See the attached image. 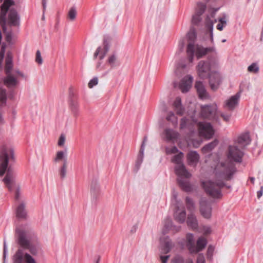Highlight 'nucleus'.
I'll list each match as a JSON object with an SVG mask.
<instances>
[{"label":"nucleus","mask_w":263,"mask_h":263,"mask_svg":"<svg viewBox=\"0 0 263 263\" xmlns=\"http://www.w3.org/2000/svg\"><path fill=\"white\" fill-rule=\"evenodd\" d=\"M228 160H219L214 165V180L202 182V185L206 193L214 198L222 196L221 189L224 186V180L231 179L236 172L235 164L231 161L240 162L243 153L236 145H230L227 153Z\"/></svg>","instance_id":"1"},{"label":"nucleus","mask_w":263,"mask_h":263,"mask_svg":"<svg viewBox=\"0 0 263 263\" xmlns=\"http://www.w3.org/2000/svg\"><path fill=\"white\" fill-rule=\"evenodd\" d=\"M14 160L13 149L10 147L3 146L0 150V176L6 173L3 181L9 191H12L16 184L15 174L8 165L9 162Z\"/></svg>","instance_id":"2"},{"label":"nucleus","mask_w":263,"mask_h":263,"mask_svg":"<svg viewBox=\"0 0 263 263\" xmlns=\"http://www.w3.org/2000/svg\"><path fill=\"white\" fill-rule=\"evenodd\" d=\"M216 65L211 64L209 61H201L197 66V72L201 79H209V85L211 89L216 91L221 82L220 73L215 70Z\"/></svg>","instance_id":"3"},{"label":"nucleus","mask_w":263,"mask_h":263,"mask_svg":"<svg viewBox=\"0 0 263 263\" xmlns=\"http://www.w3.org/2000/svg\"><path fill=\"white\" fill-rule=\"evenodd\" d=\"M183 154L180 152L174 156L172 161L176 164L175 167V173L178 176L177 181L179 186L185 192H190L193 190L192 186L187 181L191 174L186 170L185 166L182 164V160Z\"/></svg>","instance_id":"4"},{"label":"nucleus","mask_w":263,"mask_h":263,"mask_svg":"<svg viewBox=\"0 0 263 263\" xmlns=\"http://www.w3.org/2000/svg\"><path fill=\"white\" fill-rule=\"evenodd\" d=\"M12 68V55L10 52H8L5 63V72L6 77L4 79L3 82L4 84L9 88L14 87L18 84L17 75L11 72Z\"/></svg>","instance_id":"5"},{"label":"nucleus","mask_w":263,"mask_h":263,"mask_svg":"<svg viewBox=\"0 0 263 263\" xmlns=\"http://www.w3.org/2000/svg\"><path fill=\"white\" fill-rule=\"evenodd\" d=\"M187 37L189 43L187 45L186 52L189 62H192L195 52L194 45L193 43L196 38V30L195 28L192 27L190 29L187 34Z\"/></svg>","instance_id":"6"},{"label":"nucleus","mask_w":263,"mask_h":263,"mask_svg":"<svg viewBox=\"0 0 263 263\" xmlns=\"http://www.w3.org/2000/svg\"><path fill=\"white\" fill-rule=\"evenodd\" d=\"M15 200L17 205H18L16 210V216L20 218H25L26 216V212L25 209L26 202L24 200L22 199L18 189H17L15 192Z\"/></svg>","instance_id":"7"},{"label":"nucleus","mask_w":263,"mask_h":263,"mask_svg":"<svg viewBox=\"0 0 263 263\" xmlns=\"http://www.w3.org/2000/svg\"><path fill=\"white\" fill-rule=\"evenodd\" d=\"M199 135L204 138L210 139L214 133V130L211 124L206 122H199L198 123Z\"/></svg>","instance_id":"8"},{"label":"nucleus","mask_w":263,"mask_h":263,"mask_svg":"<svg viewBox=\"0 0 263 263\" xmlns=\"http://www.w3.org/2000/svg\"><path fill=\"white\" fill-rule=\"evenodd\" d=\"M14 263H35L34 259L29 254H24L23 251L18 249L13 256Z\"/></svg>","instance_id":"9"},{"label":"nucleus","mask_w":263,"mask_h":263,"mask_svg":"<svg viewBox=\"0 0 263 263\" xmlns=\"http://www.w3.org/2000/svg\"><path fill=\"white\" fill-rule=\"evenodd\" d=\"M200 212L201 215L205 218L209 219L211 216V203L205 198H203L200 201Z\"/></svg>","instance_id":"10"},{"label":"nucleus","mask_w":263,"mask_h":263,"mask_svg":"<svg viewBox=\"0 0 263 263\" xmlns=\"http://www.w3.org/2000/svg\"><path fill=\"white\" fill-rule=\"evenodd\" d=\"M179 137V134L176 130L170 128H166L162 134V138L167 142L174 143Z\"/></svg>","instance_id":"11"},{"label":"nucleus","mask_w":263,"mask_h":263,"mask_svg":"<svg viewBox=\"0 0 263 263\" xmlns=\"http://www.w3.org/2000/svg\"><path fill=\"white\" fill-rule=\"evenodd\" d=\"M217 111L216 106L215 105H205L201 107V116L205 119H213L215 118Z\"/></svg>","instance_id":"12"},{"label":"nucleus","mask_w":263,"mask_h":263,"mask_svg":"<svg viewBox=\"0 0 263 263\" xmlns=\"http://www.w3.org/2000/svg\"><path fill=\"white\" fill-rule=\"evenodd\" d=\"M193 78L191 76H186L181 80L179 85L180 89L182 92H186L190 89Z\"/></svg>","instance_id":"13"},{"label":"nucleus","mask_w":263,"mask_h":263,"mask_svg":"<svg viewBox=\"0 0 263 263\" xmlns=\"http://www.w3.org/2000/svg\"><path fill=\"white\" fill-rule=\"evenodd\" d=\"M14 4L12 0H5L4 3L1 6V14L0 15V23H5L6 20V15L9 7Z\"/></svg>","instance_id":"14"},{"label":"nucleus","mask_w":263,"mask_h":263,"mask_svg":"<svg viewBox=\"0 0 263 263\" xmlns=\"http://www.w3.org/2000/svg\"><path fill=\"white\" fill-rule=\"evenodd\" d=\"M207 243L206 239L202 237H200L197 241L196 246L195 244L191 245L190 252L191 253H197L203 250L205 247Z\"/></svg>","instance_id":"15"},{"label":"nucleus","mask_w":263,"mask_h":263,"mask_svg":"<svg viewBox=\"0 0 263 263\" xmlns=\"http://www.w3.org/2000/svg\"><path fill=\"white\" fill-rule=\"evenodd\" d=\"M239 97V95L237 93L226 100L224 105V108L230 110L234 109L238 104Z\"/></svg>","instance_id":"16"},{"label":"nucleus","mask_w":263,"mask_h":263,"mask_svg":"<svg viewBox=\"0 0 263 263\" xmlns=\"http://www.w3.org/2000/svg\"><path fill=\"white\" fill-rule=\"evenodd\" d=\"M196 55L198 59L201 58L203 56L206 55L208 52H213L215 51L214 47L204 48L202 46L197 45L194 46Z\"/></svg>","instance_id":"17"},{"label":"nucleus","mask_w":263,"mask_h":263,"mask_svg":"<svg viewBox=\"0 0 263 263\" xmlns=\"http://www.w3.org/2000/svg\"><path fill=\"white\" fill-rule=\"evenodd\" d=\"M195 88L200 98L203 99L209 98V95L205 89V86L201 82H196L195 84Z\"/></svg>","instance_id":"18"},{"label":"nucleus","mask_w":263,"mask_h":263,"mask_svg":"<svg viewBox=\"0 0 263 263\" xmlns=\"http://www.w3.org/2000/svg\"><path fill=\"white\" fill-rule=\"evenodd\" d=\"M175 219L180 223H183L186 217V212L183 206L177 205L176 210L174 213Z\"/></svg>","instance_id":"19"},{"label":"nucleus","mask_w":263,"mask_h":263,"mask_svg":"<svg viewBox=\"0 0 263 263\" xmlns=\"http://www.w3.org/2000/svg\"><path fill=\"white\" fill-rule=\"evenodd\" d=\"M108 43L106 41L104 40L103 42V48H102L101 47H99L97 48L94 53V58L96 59L99 55V59L101 60H102L108 52Z\"/></svg>","instance_id":"20"},{"label":"nucleus","mask_w":263,"mask_h":263,"mask_svg":"<svg viewBox=\"0 0 263 263\" xmlns=\"http://www.w3.org/2000/svg\"><path fill=\"white\" fill-rule=\"evenodd\" d=\"M199 159L198 154L195 151H191L187 154V160L189 165L195 166Z\"/></svg>","instance_id":"21"},{"label":"nucleus","mask_w":263,"mask_h":263,"mask_svg":"<svg viewBox=\"0 0 263 263\" xmlns=\"http://www.w3.org/2000/svg\"><path fill=\"white\" fill-rule=\"evenodd\" d=\"M250 142L249 135L245 134L240 135L237 139V142L234 144L239 146L240 148H242L246 145L249 144Z\"/></svg>","instance_id":"22"},{"label":"nucleus","mask_w":263,"mask_h":263,"mask_svg":"<svg viewBox=\"0 0 263 263\" xmlns=\"http://www.w3.org/2000/svg\"><path fill=\"white\" fill-rule=\"evenodd\" d=\"M8 23L10 25L17 26L18 24V17L14 10H11L8 17Z\"/></svg>","instance_id":"23"},{"label":"nucleus","mask_w":263,"mask_h":263,"mask_svg":"<svg viewBox=\"0 0 263 263\" xmlns=\"http://www.w3.org/2000/svg\"><path fill=\"white\" fill-rule=\"evenodd\" d=\"M173 107L176 113L178 115H182L184 112V109L181 106V99L179 97L177 98L174 103Z\"/></svg>","instance_id":"24"},{"label":"nucleus","mask_w":263,"mask_h":263,"mask_svg":"<svg viewBox=\"0 0 263 263\" xmlns=\"http://www.w3.org/2000/svg\"><path fill=\"white\" fill-rule=\"evenodd\" d=\"M187 223V226L192 229H196L198 227L197 220L193 214L188 215Z\"/></svg>","instance_id":"25"},{"label":"nucleus","mask_w":263,"mask_h":263,"mask_svg":"<svg viewBox=\"0 0 263 263\" xmlns=\"http://www.w3.org/2000/svg\"><path fill=\"white\" fill-rule=\"evenodd\" d=\"M228 21L227 16L226 14H223L222 16L218 18V24L217 25L216 28L219 31H222L224 27L227 25Z\"/></svg>","instance_id":"26"},{"label":"nucleus","mask_w":263,"mask_h":263,"mask_svg":"<svg viewBox=\"0 0 263 263\" xmlns=\"http://www.w3.org/2000/svg\"><path fill=\"white\" fill-rule=\"evenodd\" d=\"M18 243L25 248H28L29 243L25 237V234L24 232H21L18 234Z\"/></svg>","instance_id":"27"},{"label":"nucleus","mask_w":263,"mask_h":263,"mask_svg":"<svg viewBox=\"0 0 263 263\" xmlns=\"http://www.w3.org/2000/svg\"><path fill=\"white\" fill-rule=\"evenodd\" d=\"M218 141L216 139L214 140L212 142L205 145L202 148V151L203 153H208L211 152L214 147L218 144Z\"/></svg>","instance_id":"28"},{"label":"nucleus","mask_w":263,"mask_h":263,"mask_svg":"<svg viewBox=\"0 0 263 263\" xmlns=\"http://www.w3.org/2000/svg\"><path fill=\"white\" fill-rule=\"evenodd\" d=\"M172 230L173 231H178L179 228H176L172 226V222L170 219H167L164 223V228L163 233H166L168 231Z\"/></svg>","instance_id":"29"},{"label":"nucleus","mask_w":263,"mask_h":263,"mask_svg":"<svg viewBox=\"0 0 263 263\" xmlns=\"http://www.w3.org/2000/svg\"><path fill=\"white\" fill-rule=\"evenodd\" d=\"M206 3H207L205 2H197L195 7V12H196V14H202L206 8Z\"/></svg>","instance_id":"30"},{"label":"nucleus","mask_w":263,"mask_h":263,"mask_svg":"<svg viewBox=\"0 0 263 263\" xmlns=\"http://www.w3.org/2000/svg\"><path fill=\"white\" fill-rule=\"evenodd\" d=\"M7 99L6 90L2 87H0V106L5 105Z\"/></svg>","instance_id":"31"},{"label":"nucleus","mask_w":263,"mask_h":263,"mask_svg":"<svg viewBox=\"0 0 263 263\" xmlns=\"http://www.w3.org/2000/svg\"><path fill=\"white\" fill-rule=\"evenodd\" d=\"M166 119L167 121L170 122L173 125L176 126L177 125L178 119L173 112L170 111L168 113Z\"/></svg>","instance_id":"32"},{"label":"nucleus","mask_w":263,"mask_h":263,"mask_svg":"<svg viewBox=\"0 0 263 263\" xmlns=\"http://www.w3.org/2000/svg\"><path fill=\"white\" fill-rule=\"evenodd\" d=\"M213 24V21L212 20H211V18L209 16H207L205 19V25L207 27V29L210 32V35H211L212 40H213V33H212Z\"/></svg>","instance_id":"33"},{"label":"nucleus","mask_w":263,"mask_h":263,"mask_svg":"<svg viewBox=\"0 0 263 263\" xmlns=\"http://www.w3.org/2000/svg\"><path fill=\"white\" fill-rule=\"evenodd\" d=\"M173 262V263H194L191 259L189 258L184 261L182 257L179 255L174 258Z\"/></svg>","instance_id":"34"},{"label":"nucleus","mask_w":263,"mask_h":263,"mask_svg":"<svg viewBox=\"0 0 263 263\" xmlns=\"http://www.w3.org/2000/svg\"><path fill=\"white\" fill-rule=\"evenodd\" d=\"M66 153L63 151H59L57 153L55 157L54 158V161L55 162H59L61 160L66 161L65 159Z\"/></svg>","instance_id":"35"},{"label":"nucleus","mask_w":263,"mask_h":263,"mask_svg":"<svg viewBox=\"0 0 263 263\" xmlns=\"http://www.w3.org/2000/svg\"><path fill=\"white\" fill-rule=\"evenodd\" d=\"M67 167V161L66 160H65L63 162V165L61 166V167L60 168V171H59V174H60V177L62 179L65 178L66 176Z\"/></svg>","instance_id":"36"},{"label":"nucleus","mask_w":263,"mask_h":263,"mask_svg":"<svg viewBox=\"0 0 263 263\" xmlns=\"http://www.w3.org/2000/svg\"><path fill=\"white\" fill-rule=\"evenodd\" d=\"M77 15V10L74 7L71 8L68 13V18L70 21H74Z\"/></svg>","instance_id":"37"},{"label":"nucleus","mask_w":263,"mask_h":263,"mask_svg":"<svg viewBox=\"0 0 263 263\" xmlns=\"http://www.w3.org/2000/svg\"><path fill=\"white\" fill-rule=\"evenodd\" d=\"M185 203L189 211L193 212L195 210L194 203L193 200L189 197L185 199Z\"/></svg>","instance_id":"38"},{"label":"nucleus","mask_w":263,"mask_h":263,"mask_svg":"<svg viewBox=\"0 0 263 263\" xmlns=\"http://www.w3.org/2000/svg\"><path fill=\"white\" fill-rule=\"evenodd\" d=\"M172 247L173 245L171 241H170L169 239L166 240L164 243L163 252L164 253H167L169 252Z\"/></svg>","instance_id":"39"},{"label":"nucleus","mask_w":263,"mask_h":263,"mask_svg":"<svg viewBox=\"0 0 263 263\" xmlns=\"http://www.w3.org/2000/svg\"><path fill=\"white\" fill-rule=\"evenodd\" d=\"M248 71L250 72L256 73L259 71V67L256 63H253L248 67Z\"/></svg>","instance_id":"40"},{"label":"nucleus","mask_w":263,"mask_h":263,"mask_svg":"<svg viewBox=\"0 0 263 263\" xmlns=\"http://www.w3.org/2000/svg\"><path fill=\"white\" fill-rule=\"evenodd\" d=\"M186 240L187 241V247L188 248V249L190 251V249L191 245L193 244L194 245V236L191 234H187L186 235Z\"/></svg>","instance_id":"41"},{"label":"nucleus","mask_w":263,"mask_h":263,"mask_svg":"<svg viewBox=\"0 0 263 263\" xmlns=\"http://www.w3.org/2000/svg\"><path fill=\"white\" fill-rule=\"evenodd\" d=\"M5 48L6 45L5 44H3L1 47V50L0 51V68H2L3 67V62L5 52Z\"/></svg>","instance_id":"42"},{"label":"nucleus","mask_w":263,"mask_h":263,"mask_svg":"<svg viewBox=\"0 0 263 263\" xmlns=\"http://www.w3.org/2000/svg\"><path fill=\"white\" fill-rule=\"evenodd\" d=\"M202 14H196L195 12V14L193 15L192 17V23L194 25H197L201 20V16Z\"/></svg>","instance_id":"43"},{"label":"nucleus","mask_w":263,"mask_h":263,"mask_svg":"<svg viewBox=\"0 0 263 263\" xmlns=\"http://www.w3.org/2000/svg\"><path fill=\"white\" fill-rule=\"evenodd\" d=\"M189 120L186 118H183L181 120L180 122V129H184L188 126Z\"/></svg>","instance_id":"44"},{"label":"nucleus","mask_w":263,"mask_h":263,"mask_svg":"<svg viewBox=\"0 0 263 263\" xmlns=\"http://www.w3.org/2000/svg\"><path fill=\"white\" fill-rule=\"evenodd\" d=\"M165 152L167 154H175L178 152V149L176 146L168 147L165 148Z\"/></svg>","instance_id":"45"},{"label":"nucleus","mask_w":263,"mask_h":263,"mask_svg":"<svg viewBox=\"0 0 263 263\" xmlns=\"http://www.w3.org/2000/svg\"><path fill=\"white\" fill-rule=\"evenodd\" d=\"M117 61V58L115 55H111L109 57L107 62L111 65V66L112 67L115 66V63Z\"/></svg>","instance_id":"46"},{"label":"nucleus","mask_w":263,"mask_h":263,"mask_svg":"<svg viewBox=\"0 0 263 263\" xmlns=\"http://www.w3.org/2000/svg\"><path fill=\"white\" fill-rule=\"evenodd\" d=\"M214 248L212 246L210 245L208 247V250H207V253H206L207 258L208 259H211L212 258L213 254L214 252Z\"/></svg>","instance_id":"47"},{"label":"nucleus","mask_w":263,"mask_h":263,"mask_svg":"<svg viewBox=\"0 0 263 263\" xmlns=\"http://www.w3.org/2000/svg\"><path fill=\"white\" fill-rule=\"evenodd\" d=\"M71 108L72 111L74 114H77L79 111V105L77 102H72L71 104Z\"/></svg>","instance_id":"48"},{"label":"nucleus","mask_w":263,"mask_h":263,"mask_svg":"<svg viewBox=\"0 0 263 263\" xmlns=\"http://www.w3.org/2000/svg\"><path fill=\"white\" fill-rule=\"evenodd\" d=\"M98 80L97 78H94L92 79H91L89 82L88 83V87L90 88H92L94 86H96L98 84Z\"/></svg>","instance_id":"49"},{"label":"nucleus","mask_w":263,"mask_h":263,"mask_svg":"<svg viewBox=\"0 0 263 263\" xmlns=\"http://www.w3.org/2000/svg\"><path fill=\"white\" fill-rule=\"evenodd\" d=\"M35 61L39 64H41L42 63V59L39 50L36 51Z\"/></svg>","instance_id":"50"},{"label":"nucleus","mask_w":263,"mask_h":263,"mask_svg":"<svg viewBox=\"0 0 263 263\" xmlns=\"http://www.w3.org/2000/svg\"><path fill=\"white\" fill-rule=\"evenodd\" d=\"M65 142V137L63 135H61L58 140V145L62 146L64 145Z\"/></svg>","instance_id":"51"},{"label":"nucleus","mask_w":263,"mask_h":263,"mask_svg":"<svg viewBox=\"0 0 263 263\" xmlns=\"http://www.w3.org/2000/svg\"><path fill=\"white\" fill-rule=\"evenodd\" d=\"M91 192L95 193V192H98L99 191V185L97 183L95 182L94 183H92L91 184Z\"/></svg>","instance_id":"52"},{"label":"nucleus","mask_w":263,"mask_h":263,"mask_svg":"<svg viewBox=\"0 0 263 263\" xmlns=\"http://www.w3.org/2000/svg\"><path fill=\"white\" fill-rule=\"evenodd\" d=\"M197 263H205V259L204 256L200 254L198 255L197 260Z\"/></svg>","instance_id":"53"},{"label":"nucleus","mask_w":263,"mask_h":263,"mask_svg":"<svg viewBox=\"0 0 263 263\" xmlns=\"http://www.w3.org/2000/svg\"><path fill=\"white\" fill-rule=\"evenodd\" d=\"M221 117L222 118L223 120L226 121L228 122L229 121L230 118V115H224L223 114H221Z\"/></svg>","instance_id":"54"},{"label":"nucleus","mask_w":263,"mask_h":263,"mask_svg":"<svg viewBox=\"0 0 263 263\" xmlns=\"http://www.w3.org/2000/svg\"><path fill=\"white\" fill-rule=\"evenodd\" d=\"M211 229L210 227H204L203 228V233L205 235H208L211 233Z\"/></svg>","instance_id":"55"},{"label":"nucleus","mask_w":263,"mask_h":263,"mask_svg":"<svg viewBox=\"0 0 263 263\" xmlns=\"http://www.w3.org/2000/svg\"><path fill=\"white\" fill-rule=\"evenodd\" d=\"M263 194V186H261L259 191L257 192V196L258 198H260Z\"/></svg>","instance_id":"56"},{"label":"nucleus","mask_w":263,"mask_h":263,"mask_svg":"<svg viewBox=\"0 0 263 263\" xmlns=\"http://www.w3.org/2000/svg\"><path fill=\"white\" fill-rule=\"evenodd\" d=\"M147 140V137H145L144 139H143V143H142V144L141 145V149H140V152L142 153H143V152L144 144L146 142Z\"/></svg>","instance_id":"57"},{"label":"nucleus","mask_w":263,"mask_h":263,"mask_svg":"<svg viewBox=\"0 0 263 263\" xmlns=\"http://www.w3.org/2000/svg\"><path fill=\"white\" fill-rule=\"evenodd\" d=\"M169 258V256H161V260L162 263H166L168 258Z\"/></svg>","instance_id":"58"},{"label":"nucleus","mask_w":263,"mask_h":263,"mask_svg":"<svg viewBox=\"0 0 263 263\" xmlns=\"http://www.w3.org/2000/svg\"><path fill=\"white\" fill-rule=\"evenodd\" d=\"M42 5H43V9L45 10V7H46V0H42Z\"/></svg>","instance_id":"59"},{"label":"nucleus","mask_w":263,"mask_h":263,"mask_svg":"<svg viewBox=\"0 0 263 263\" xmlns=\"http://www.w3.org/2000/svg\"><path fill=\"white\" fill-rule=\"evenodd\" d=\"M6 40L8 41V42H10V40H11V35L9 34H8L6 36Z\"/></svg>","instance_id":"60"},{"label":"nucleus","mask_w":263,"mask_h":263,"mask_svg":"<svg viewBox=\"0 0 263 263\" xmlns=\"http://www.w3.org/2000/svg\"><path fill=\"white\" fill-rule=\"evenodd\" d=\"M4 121L2 114L0 112V123H3Z\"/></svg>","instance_id":"61"},{"label":"nucleus","mask_w":263,"mask_h":263,"mask_svg":"<svg viewBox=\"0 0 263 263\" xmlns=\"http://www.w3.org/2000/svg\"><path fill=\"white\" fill-rule=\"evenodd\" d=\"M142 162V159H141L140 160H138V161H137V164L138 165H140Z\"/></svg>","instance_id":"62"},{"label":"nucleus","mask_w":263,"mask_h":263,"mask_svg":"<svg viewBox=\"0 0 263 263\" xmlns=\"http://www.w3.org/2000/svg\"><path fill=\"white\" fill-rule=\"evenodd\" d=\"M5 253H6V245H5V243H4V255L5 254Z\"/></svg>","instance_id":"63"},{"label":"nucleus","mask_w":263,"mask_h":263,"mask_svg":"<svg viewBox=\"0 0 263 263\" xmlns=\"http://www.w3.org/2000/svg\"><path fill=\"white\" fill-rule=\"evenodd\" d=\"M251 181L253 183L254 181V178H251Z\"/></svg>","instance_id":"64"}]
</instances>
